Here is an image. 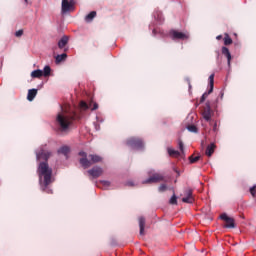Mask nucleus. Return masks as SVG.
<instances>
[{
	"mask_svg": "<svg viewBox=\"0 0 256 256\" xmlns=\"http://www.w3.org/2000/svg\"><path fill=\"white\" fill-rule=\"evenodd\" d=\"M75 119H79L76 113L71 115L67 112H59L56 117V127L59 133H69V129H71Z\"/></svg>",
	"mask_w": 256,
	"mask_h": 256,
	"instance_id": "f03ea898",
	"label": "nucleus"
},
{
	"mask_svg": "<svg viewBox=\"0 0 256 256\" xmlns=\"http://www.w3.org/2000/svg\"><path fill=\"white\" fill-rule=\"evenodd\" d=\"M169 203L170 205H177V196H175V194L170 198Z\"/></svg>",
	"mask_w": 256,
	"mask_h": 256,
	"instance_id": "c85d7f7f",
	"label": "nucleus"
},
{
	"mask_svg": "<svg viewBox=\"0 0 256 256\" xmlns=\"http://www.w3.org/2000/svg\"><path fill=\"white\" fill-rule=\"evenodd\" d=\"M87 173L90 177H92V179H98V177H101L103 175V168L95 166L92 169L88 170Z\"/></svg>",
	"mask_w": 256,
	"mask_h": 256,
	"instance_id": "423d86ee",
	"label": "nucleus"
},
{
	"mask_svg": "<svg viewBox=\"0 0 256 256\" xmlns=\"http://www.w3.org/2000/svg\"><path fill=\"white\" fill-rule=\"evenodd\" d=\"M69 151L70 148L69 146H62L59 150H58V153H61L62 155H69Z\"/></svg>",
	"mask_w": 256,
	"mask_h": 256,
	"instance_id": "4be33fe9",
	"label": "nucleus"
},
{
	"mask_svg": "<svg viewBox=\"0 0 256 256\" xmlns=\"http://www.w3.org/2000/svg\"><path fill=\"white\" fill-rule=\"evenodd\" d=\"M67 59V54L63 53L56 56V63H62V61H65Z\"/></svg>",
	"mask_w": 256,
	"mask_h": 256,
	"instance_id": "393cba45",
	"label": "nucleus"
},
{
	"mask_svg": "<svg viewBox=\"0 0 256 256\" xmlns=\"http://www.w3.org/2000/svg\"><path fill=\"white\" fill-rule=\"evenodd\" d=\"M96 109H99V104L93 103V107L91 108V110L96 111Z\"/></svg>",
	"mask_w": 256,
	"mask_h": 256,
	"instance_id": "c9c22d12",
	"label": "nucleus"
},
{
	"mask_svg": "<svg viewBox=\"0 0 256 256\" xmlns=\"http://www.w3.org/2000/svg\"><path fill=\"white\" fill-rule=\"evenodd\" d=\"M49 157H51V152L47 150L41 149L40 151L36 152L37 161H41V159H43L44 163H47V161H49Z\"/></svg>",
	"mask_w": 256,
	"mask_h": 256,
	"instance_id": "1a4fd4ad",
	"label": "nucleus"
},
{
	"mask_svg": "<svg viewBox=\"0 0 256 256\" xmlns=\"http://www.w3.org/2000/svg\"><path fill=\"white\" fill-rule=\"evenodd\" d=\"M94 17H97V12L96 11H92L88 15H86L85 22L86 23H91V21H93Z\"/></svg>",
	"mask_w": 256,
	"mask_h": 256,
	"instance_id": "412c9836",
	"label": "nucleus"
},
{
	"mask_svg": "<svg viewBox=\"0 0 256 256\" xmlns=\"http://www.w3.org/2000/svg\"><path fill=\"white\" fill-rule=\"evenodd\" d=\"M101 183H102V185H104V187H109L111 185V182L106 181V180H102Z\"/></svg>",
	"mask_w": 256,
	"mask_h": 256,
	"instance_id": "f704fd0d",
	"label": "nucleus"
},
{
	"mask_svg": "<svg viewBox=\"0 0 256 256\" xmlns=\"http://www.w3.org/2000/svg\"><path fill=\"white\" fill-rule=\"evenodd\" d=\"M184 195L185 197L182 198L183 203H189V204L195 203V198L193 197V190L187 189L184 192Z\"/></svg>",
	"mask_w": 256,
	"mask_h": 256,
	"instance_id": "9d476101",
	"label": "nucleus"
},
{
	"mask_svg": "<svg viewBox=\"0 0 256 256\" xmlns=\"http://www.w3.org/2000/svg\"><path fill=\"white\" fill-rule=\"evenodd\" d=\"M220 219H222V221H225V226L227 229H235V219H233L232 217L227 216V214H222L220 216Z\"/></svg>",
	"mask_w": 256,
	"mask_h": 256,
	"instance_id": "6e6552de",
	"label": "nucleus"
},
{
	"mask_svg": "<svg viewBox=\"0 0 256 256\" xmlns=\"http://www.w3.org/2000/svg\"><path fill=\"white\" fill-rule=\"evenodd\" d=\"M209 85H210V89L208 90V92L204 93L200 99V103H204L205 99H207V97H209V95H211V93H213V87L215 85V74H211L209 76Z\"/></svg>",
	"mask_w": 256,
	"mask_h": 256,
	"instance_id": "39448f33",
	"label": "nucleus"
},
{
	"mask_svg": "<svg viewBox=\"0 0 256 256\" xmlns=\"http://www.w3.org/2000/svg\"><path fill=\"white\" fill-rule=\"evenodd\" d=\"M222 55H224V57H226L227 61H228V65H231V52L229 51V48L227 47H222Z\"/></svg>",
	"mask_w": 256,
	"mask_h": 256,
	"instance_id": "2eb2a0df",
	"label": "nucleus"
},
{
	"mask_svg": "<svg viewBox=\"0 0 256 256\" xmlns=\"http://www.w3.org/2000/svg\"><path fill=\"white\" fill-rule=\"evenodd\" d=\"M187 129H188V131H190V133H198V131H199V129L195 125H188Z\"/></svg>",
	"mask_w": 256,
	"mask_h": 256,
	"instance_id": "bb28decb",
	"label": "nucleus"
},
{
	"mask_svg": "<svg viewBox=\"0 0 256 256\" xmlns=\"http://www.w3.org/2000/svg\"><path fill=\"white\" fill-rule=\"evenodd\" d=\"M201 145H202V147H204L205 146V141H202Z\"/></svg>",
	"mask_w": 256,
	"mask_h": 256,
	"instance_id": "ea45409f",
	"label": "nucleus"
},
{
	"mask_svg": "<svg viewBox=\"0 0 256 256\" xmlns=\"http://www.w3.org/2000/svg\"><path fill=\"white\" fill-rule=\"evenodd\" d=\"M25 1V3H27L28 2V0H24Z\"/></svg>",
	"mask_w": 256,
	"mask_h": 256,
	"instance_id": "37998d69",
	"label": "nucleus"
},
{
	"mask_svg": "<svg viewBox=\"0 0 256 256\" xmlns=\"http://www.w3.org/2000/svg\"><path fill=\"white\" fill-rule=\"evenodd\" d=\"M216 39H217V41H221V39H223V35H218V36L216 37Z\"/></svg>",
	"mask_w": 256,
	"mask_h": 256,
	"instance_id": "e433bc0d",
	"label": "nucleus"
},
{
	"mask_svg": "<svg viewBox=\"0 0 256 256\" xmlns=\"http://www.w3.org/2000/svg\"><path fill=\"white\" fill-rule=\"evenodd\" d=\"M31 77L33 79H41L43 77V70H34L31 72Z\"/></svg>",
	"mask_w": 256,
	"mask_h": 256,
	"instance_id": "6ab92c4d",
	"label": "nucleus"
},
{
	"mask_svg": "<svg viewBox=\"0 0 256 256\" xmlns=\"http://www.w3.org/2000/svg\"><path fill=\"white\" fill-rule=\"evenodd\" d=\"M80 157V165L83 167V169H89V167H91V161L89 159H87V152H79Z\"/></svg>",
	"mask_w": 256,
	"mask_h": 256,
	"instance_id": "0eeeda50",
	"label": "nucleus"
},
{
	"mask_svg": "<svg viewBox=\"0 0 256 256\" xmlns=\"http://www.w3.org/2000/svg\"><path fill=\"white\" fill-rule=\"evenodd\" d=\"M67 43H69V37L68 36H63L59 41H58V47L59 49H63Z\"/></svg>",
	"mask_w": 256,
	"mask_h": 256,
	"instance_id": "f3484780",
	"label": "nucleus"
},
{
	"mask_svg": "<svg viewBox=\"0 0 256 256\" xmlns=\"http://www.w3.org/2000/svg\"><path fill=\"white\" fill-rule=\"evenodd\" d=\"M170 36L172 37L173 40L180 39L182 41H185V39H187V34H185L183 32H179L177 30H171Z\"/></svg>",
	"mask_w": 256,
	"mask_h": 256,
	"instance_id": "f8f14e48",
	"label": "nucleus"
},
{
	"mask_svg": "<svg viewBox=\"0 0 256 256\" xmlns=\"http://www.w3.org/2000/svg\"><path fill=\"white\" fill-rule=\"evenodd\" d=\"M127 185H128L129 187H134L135 184H133V182H127Z\"/></svg>",
	"mask_w": 256,
	"mask_h": 256,
	"instance_id": "4c0bfd02",
	"label": "nucleus"
},
{
	"mask_svg": "<svg viewBox=\"0 0 256 256\" xmlns=\"http://www.w3.org/2000/svg\"><path fill=\"white\" fill-rule=\"evenodd\" d=\"M213 131H217V123L214 124Z\"/></svg>",
	"mask_w": 256,
	"mask_h": 256,
	"instance_id": "58836bf2",
	"label": "nucleus"
},
{
	"mask_svg": "<svg viewBox=\"0 0 256 256\" xmlns=\"http://www.w3.org/2000/svg\"><path fill=\"white\" fill-rule=\"evenodd\" d=\"M42 73L44 77H49L51 75V67L45 66Z\"/></svg>",
	"mask_w": 256,
	"mask_h": 256,
	"instance_id": "a878e982",
	"label": "nucleus"
},
{
	"mask_svg": "<svg viewBox=\"0 0 256 256\" xmlns=\"http://www.w3.org/2000/svg\"><path fill=\"white\" fill-rule=\"evenodd\" d=\"M148 176L149 178L142 182L143 185L152 184V183H161V181H165V176L155 171H149Z\"/></svg>",
	"mask_w": 256,
	"mask_h": 256,
	"instance_id": "7ed1b4c3",
	"label": "nucleus"
},
{
	"mask_svg": "<svg viewBox=\"0 0 256 256\" xmlns=\"http://www.w3.org/2000/svg\"><path fill=\"white\" fill-rule=\"evenodd\" d=\"M158 191H159L160 193H164V191H167V185L161 184V185L159 186V188H158Z\"/></svg>",
	"mask_w": 256,
	"mask_h": 256,
	"instance_id": "c756f323",
	"label": "nucleus"
},
{
	"mask_svg": "<svg viewBox=\"0 0 256 256\" xmlns=\"http://www.w3.org/2000/svg\"><path fill=\"white\" fill-rule=\"evenodd\" d=\"M155 33H156V30L154 29V30H153V34L155 35Z\"/></svg>",
	"mask_w": 256,
	"mask_h": 256,
	"instance_id": "79ce46f5",
	"label": "nucleus"
},
{
	"mask_svg": "<svg viewBox=\"0 0 256 256\" xmlns=\"http://www.w3.org/2000/svg\"><path fill=\"white\" fill-rule=\"evenodd\" d=\"M175 172L177 173L178 177H179V171L178 170H175Z\"/></svg>",
	"mask_w": 256,
	"mask_h": 256,
	"instance_id": "a19ab883",
	"label": "nucleus"
},
{
	"mask_svg": "<svg viewBox=\"0 0 256 256\" xmlns=\"http://www.w3.org/2000/svg\"><path fill=\"white\" fill-rule=\"evenodd\" d=\"M80 107L84 109V111L89 109V105H87L85 101L80 102Z\"/></svg>",
	"mask_w": 256,
	"mask_h": 256,
	"instance_id": "7c9ffc66",
	"label": "nucleus"
},
{
	"mask_svg": "<svg viewBox=\"0 0 256 256\" xmlns=\"http://www.w3.org/2000/svg\"><path fill=\"white\" fill-rule=\"evenodd\" d=\"M15 37H23V29H20L18 31L15 32Z\"/></svg>",
	"mask_w": 256,
	"mask_h": 256,
	"instance_id": "473e14b6",
	"label": "nucleus"
},
{
	"mask_svg": "<svg viewBox=\"0 0 256 256\" xmlns=\"http://www.w3.org/2000/svg\"><path fill=\"white\" fill-rule=\"evenodd\" d=\"M73 9H75L73 1L62 0V13H69V11H73Z\"/></svg>",
	"mask_w": 256,
	"mask_h": 256,
	"instance_id": "9b49d317",
	"label": "nucleus"
},
{
	"mask_svg": "<svg viewBox=\"0 0 256 256\" xmlns=\"http://www.w3.org/2000/svg\"><path fill=\"white\" fill-rule=\"evenodd\" d=\"M168 154L170 155V157H179L181 155V152L168 148Z\"/></svg>",
	"mask_w": 256,
	"mask_h": 256,
	"instance_id": "5701e85b",
	"label": "nucleus"
},
{
	"mask_svg": "<svg viewBox=\"0 0 256 256\" xmlns=\"http://www.w3.org/2000/svg\"><path fill=\"white\" fill-rule=\"evenodd\" d=\"M178 146H179V149H180L181 153H185L184 146H183V141L179 140Z\"/></svg>",
	"mask_w": 256,
	"mask_h": 256,
	"instance_id": "2f4dec72",
	"label": "nucleus"
},
{
	"mask_svg": "<svg viewBox=\"0 0 256 256\" xmlns=\"http://www.w3.org/2000/svg\"><path fill=\"white\" fill-rule=\"evenodd\" d=\"M37 97V89H30L28 90L27 99L28 101H33Z\"/></svg>",
	"mask_w": 256,
	"mask_h": 256,
	"instance_id": "aec40b11",
	"label": "nucleus"
},
{
	"mask_svg": "<svg viewBox=\"0 0 256 256\" xmlns=\"http://www.w3.org/2000/svg\"><path fill=\"white\" fill-rule=\"evenodd\" d=\"M88 157L90 159L91 165H93L94 163H101L102 161V158L99 155L90 154Z\"/></svg>",
	"mask_w": 256,
	"mask_h": 256,
	"instance_id": "a211bd4d",
	"label": "nucleus"
},
{
	"mask_svg": "<svg viewBox=\"0 0 256 256\" xmlns=\"http://www.w3.org/2000/svg\"><path fill=\"white\" fill-rule=\"evenodd\" d=\"M233 39L227 33L224 34V45H232Z\"/></svg>",
	"mask_w": 256,
	"mask_h": 256,
	"instance_id": "b1692460",
	"label": "nucleus"
},
{
	"mask_svg": "<svg viewBox=\"0 0 256 256\" xmlns=\"http://www.w3.org/2000/svg\"><path fill=\"white\" fill-rule=\"evenodd\" d=\"M202 116L205 121H211V107H206L202 112Z\"/></svg>",
	"mask_w": 256,
	"mask_h": 256,
	"instance_id": "dca6fc26",
	"label": "nucleus"
},
{
	"mask_svg": "<svg viewBox=\"0 0 256 256\" xmlns=\"http://www.w3.org/2000/svg\"><path fill=\"white\" fill-rule=\"evenodd\" d=\"M250 193H251L252 197H255V194H256V187L255 186L250 188Z\"/></svg>",
	"mask_w": 256,
	"mask_h": 256,
	"instance_id": "72a5a7b5",
	"label": "nucleus"
},
{
	"mask_svg": "<svg viewBox=\"0 0 256 256\" xmlns=\"http://www.w3.org/2000/svg\"><path fill=\"white\" fill-rule=\"evenodd\" d=\"M200 159H201V156H196V157L190 156L189 157L190 163H197V161H199Z\"/></svg>",
	"mask_w": 256,
	"mask_h": 256,
	"instance_id": "cd10ccee",
	"label": "nucleus"
},
{
	"mask_svg": "<svg viewBox=\"0 0 256 256\" xmlns=\"http://www.w3.org/2000/svg\"><path fill=\"white\" fill-rule=\"evenodd\" d=\"M216 147L217 146L215 145V143H211L210 145H208L206 147L205 155H207V157H211V155L215 153Z\"/></svg>",
	"mask_w": 256,
	"mask_h": 256,
	"instance_id": "ddd939ff",
	"label": "nucleus"
},
{
	"mask_svg": "<svg viewBox=\"0 0 256 256\" xmlns=\"http://www.w3.org/2000/svg\"><path fill=\"white\" fill-rule=\"evenodd\" d=\"M39 184L44 193L53 194V190L49 189V185L55 182L53 178V168L49 167L48 162H40L37 168Z\"/></svg>",
	"mask_w": 256,
	"mask_h": 256,
	"instance_id": "f257e3e1",
	"label": "nucleus"
},
{
	"mask_svg": "<svg viewBox=\"0 0 256 256\" xmlns=\"http://www.w3.org/2000/svg\"><path fill=\"white\" fill-rule=\"evenodd\" d=\"M127 147L131 149H143L145 144H143V140L141 138L131 137L126 140Z\"/></svg>",
	"mask_w": 256,
	"mask_h": 256,
	"instance_id": "20e7f679",
	"label": "nucleus"
},
{
	"mask_svg": "<svg viewBox=\"0 0 256 256\" xmlns=\"http://www.w3.org/2000/svg\"><path fill=\"white\" fill-rule=\"evenodd\" d=\"M139 227H140V235H145V217L140 216L138 218Z\"/></svg>",
	"mask_w": 256,
	"mask_h": 256,
	"instance_id": "4468645a",
	"label": "nucleus"
}]
</instances>
